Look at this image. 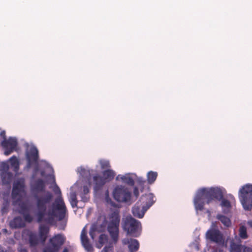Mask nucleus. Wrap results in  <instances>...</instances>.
<instances>
[{
    "instance_id": "1",
    "label": "nucleus",
    "mask_w": 252,
    "mask_h": 252,
    "mask_svg": "<svg viewBox=\"0 0 252 252\" xmlns=\"http://www.w3.org/2000/svg\"><path fill=\"white\" fill-rule=\"evenodd\" d=\"M52 195L50 192H44L37 198L36 208L34 211L38 221L45 220L49 223L56 219H63L66 212L65 204L61 197L58 198L52 207L46 211L47 203L51 199Z\"/></svg>"
},
{
    "instance_id": "2",
    "label": "nucleus",
    "mask_w": 252,
    "mask_h": 252,
    "mask_svg": "<svg viewBox=\"0 0 252 252\" xmlns=\"http://www.w3.org/2000/svg\"><path fill=\"white\" fill-rule=\"evenodd\" d=\"M77 171L80 176L82 177H86L87 179H85L84 181H78L70 188L71 191L69 195V201L72 207H74L77 205V191L80 192V195L81 196L83 201L86 202L89 199L88 193L89 192V189L88 185L90 186V179L88 177L91 175L90 171L81 166L77 168Z\"/></svg>"
},
{
    "instance_id": "3",
    "label": "nucleus",
    "mask_w": 252,
    "mask_h": 252,
    "mask_svg": "<svg viewBox=\"0 0 252 252\" xmlns=\"http://www.w3.org/2000/svg\"><path fill=\"white\" fill-rule=\"evenodd\" d=\"M224 191V189L218 187L199 189L193 200L196 211L202 210L204 204L210 203L214 198L222 199Z\"/></svg>"
},
{
    "instance_id": "4",
    "label": "nucleus",
    "mask_w": 252,
    "mask_h": 252,
    "mask_svg": "<svg viewBox=\"0 0 252 252\" xmlns=\"http://www.w3.org/2000/svg\"><path fill=\"white\" fill-rule=\"evenodd\" d=\"M24 188V180L23 179H20L15 181L13 184L12 196L15 205L19 207V211L23 215L25 220L28 222H31L32 218L29 214L30 208L27 203L22 202L26 196Z\"/></svg>"
},
{
    "instance_id": "5",
    "label": "nucleus",
    "mask_w": 252,
    "mask_h": 252,
    "mask_svg": "<svg viewBox=\"0 0 252 252\" xmlns=\"http://www.w3.org/2000/svg\"><path fill=\"white\" fill-rule=\"evenodd\" d=\"M120 217L117 212L111 214L106 220L107 230L111 237L109 245L105 246L101 252H113V248L110 245L116 244L119 240V226Z\"/></svg>"
},
{
    "instance_id": "6",
    "label": "nucleus",
    "mask_w": 252,
    "mask_h": 252,
    "mask_svg": "<svg viewBox=\"0 0 252 252\" xmlns=\"http://www.w3.org/2000/svg\"><path fill=\"white\" fill-rule=\"evenodd\" d=\"M153 194L149 193L143 195L140 202H137L132 208L133 215L137 218H142L145 212L155 202Z\"/></svg>"
},
{
    "instance_id": "7",
    "label": "nucleus",
    "mask_w": 252,
    "mask_h": 252,
    "mask_svg": "<svg viewBox=\"0 0 252 252\" xmlns=\"http://www.w3.org/2000/svg\"><path fill=\"white\" fill-rule=\"evenodd\" d=\"M122 226L127 235L137 237L141 231V224L140 221L133 219L131 216H126L123 218Z\"/></svg>"
},
{
    "instance_id": "8",
    "label": "nucleus",
    "mask_w": 252,
    "mask_h": 252,
    "mask_svg": "<svg viewBox=\"0 0 252 252\" xmlns=\"http://www.w3.org/2000/svg\"><path fill=\"white\" fill-rule=\"evenodd\" d=\"M240 201L245 210L252 208V184H247L242 186L238 191Z\"/></svg>"
},
{
    "instance_id": "9",
    "label": "nucleus",
    "mask_w": 252,
    "mask_h": 252,
    "mask_svg": "<svg viewBox=\"0 0 252 252\" xmlns=\"http://www.w3.org/2000/svg\"><path fill=\"white\" fill-rule=\"evenodd\" d=\"M112 195L117 201L126 202L130 200L131 193L127 188L122 185H116L114 187Z\"/></svg>"
},
{
    "instance_id": "10",
    "label": "nucleus",
    "mask_w": 252,
    "mask_h": 252,
    "mask_svg": "<svg viewBox=\"0 0 252 252\" xmlns=\"http://www.w3.org/2000/svg\"><path fill=\"white\" fill-rule=\"evenodd\" d=\"M26 159L28 162V167L34 166L35 171L38 170L36 164L38 159V150L33 145H29L26 150Z\"/></svg>"
},
{
    "instance_id": "11",
    "label": "nucleus",
    "mask_w": 252,
    "mask_h": 252,
    "mask_svg": "<svg viewBox=\"0 0 252 252\" xmlns=\"http://www.w3.org/2000/svg\"><path fill=\"white\" fill-rule=\"evenodd\" d=\"M115 175V172L112 169H108L103 173V177L95 176L93 177L94 184V189L96 190L99 187L104 185L106 182L112 180Z\"/></svg>"
},
{
    "instance_id": "12",
    "label": "nucleus",
    "mask_w": 252,
    "mask_h": 252,
    "mask_svg": "<svg viewBox=\"0 0 252 252\" xmlns=\"http://www.w3.org/2000/svg\"><path fill=\"white\" fill-rule=\"evenodd\" d=\"M0 135L3 137V141L1 142V146L4 149V154L6 156L10 155L16 150L17 141L15 138L10 137L8 139H5V132L4 131H1Z\"/></svg>"
},
{
    "instance_id": "13",
    "label": "nucleus",
    "mask_w": 252,
    "mask_h": 252,
    "mask_svg": "<svg viewBox=\"0 0 252 252\" xmlns=\"http://www.w3.org/2000/svg\"><path fill=\"white\" fill-rule=\"evenodd\" d=\"M64 241V237L61 235H57L50 240L49 247L44 250V252H56Z\"/></svg>"
},
{
    "instance_id": "14",
    "label": "nucleus",
    "mask_w": 252,
    "mask_h": 252,
    "mask_svg": "<svg viewBox=\"0 0 252 252\" xmlns=\"http://www.w3.org/2000/svg\"><path fill=\"white\" fill-rule=\"evenodd\" d=\"M9 166L6 162L0 163V176L4 184H9L12 179V174L9 172Z\"/></svg>"
},
{
    "instance_id": "15",
    "label": "nucleus",
    "mask_w": 252,
    "mask_h": 252,
    "mask_svg": "<svg viewBox=\"0 0 252 252\" xmlns=\"http://www.w3.org/2000/svg\"><path fill=\"white\" fill-rule=\"evenodd\" d=\"M216 223L213 222L211 228L206 232V238L211 241L220 243L222 241V236L220 232L215 229Z\"/></svg>"
},
{
    "instance_id": "16",
    "label": "nucleus",
    "mask_w": 252,
    "mask_h": 252,
    "mask_svg": "<svg viewBox=\"0 0 252 252\" xmlns=\"http://www.w3.org/2000/svg\"><path fill=\"white\" fill-rule=\"evenodd\" d=\"M137 177V175L134 173H127L124 174H119L116 180L118 182L126 184L130 186H133L134 184V180Z\"/></svg>"
},
{
    "instance_id": "17",
    "label": "nucleus",
    "mask_w": 252,
    "mask_h": 252,
    "mask_svg": "<svg viewBox=\"0 0 252 252\" xmlns=\"http://www.w3.org/2000/svg\"><path fill=\"white\" fill-rule=\"evenodd\" d=\"M229 196L230 200L226 198H222L220 202V205L224 213H229L235 202V198L232 195H229Z\"/></svg>"
},
{
    "instance_id": "18",
    "label": "nucleus",
    "mask_w": 252,
    "mask_h": 252,
    "mask_svg": "<svg viewBox=\"0 0 252 252\" xmlns=\"http://www.w3.org/2000/svg\"><path fill=\"white\" fill-rule=\"evenodd\" d=\"M124 245H127L129 252H134L137 251L139 247V243L136 239L132 238H125L122 240Z\"/></svg>"
},
{
    "instance_id": "19",
    "label": "nucleus",
    "mask_w": 252,
    "mask_h": 252,
    "mask_svg": "<svg viewBox=\"0 0 252 252\" xmlns=\"http://www.w3.org/2000/svg\"><path fill=\"white\" fill-rule=\"evenodd\" d=\"M87 230L86 226L83 229L81 234V240L84 248L88 252H92L93 251V247L90 244L89 240L86 236Z\"/></svg>"
},
{
    "instance_id": "20",
    "label": "nucleus",
    "mask_w": 252,
    "mask_h": 252,
    "mask_svg": "<svg viewBox=\"0 0 252 252\" xmlns=\"http://www.w3.org/2000/svg\"><path fill=\"white\" fill-rule=\"evenodd\" d=\"M242 251L243 252H251L252 250L249 248H245L239 244H235L234 242L231 243V252H241Z\"/></svg>"
},
{
    "instance_id": "21",
    "label": "nucleus",
    "mask_w": 252,
    "mask_h": 252,
    "mask_svg": "<svg viewBox=\"0 0 252 252\" xmlns=\"http://www.w3.org/2000/svg\"><path fill=\"white\" fill-rule=\"evenodd\" d=\"M7 163L9 162L10 167L13 169V171L17 172L19 168V161L17 158L13 156L9 158L8 161H6Z\"/></svg>"
},
{
    "instance_id": "22",
    "label": "nucleus",
    "mask_w": 252,
    "mask_h": 252,
    "mask_svg": "<svg viewBox=\"0 0 252 252\" xmlns=\"http://www.w3.org/2000/svg\"><path fill=\"white\" fill-rule=\"evenodd\" d=\"M104 229V227L103 226H100L98 224H93L92 226L90 231V234L91 238L93 239H94L96 234L98 233V232L100 231H102Z\"/></svg>"
},
{
    "instance_id": "23",
    "label": "nucleus",
    "mask_w": 252,
    "mask_h": 252,
    "mask_svg": "<svg viewBox=\"0 0 252 252\" xmlns=\"http://www.w3.org/2000/svg\"><path fill=\"white\" fill-rule=\"evenodd\" d=\"M42 166H45L46 167V171L48 172L47 176H49L51 181L53 183H55V178L53 176V169L52 167L46 161H42Z\"/></svg>"
},
{
    "instance_id": "24",
    "label": "nucleus",
    "mask_w": 252,
    "mask_h": 252,
    "mask_svg": "<svg viewBox=\"0 0 252 252\" xmlns=\"http://www.w3.org/2000/svg\"><path fill=\"white\" fill-rule=\"evenodd\" d=\"M24 221L21 218H16L10 222V226L12 228H18L24 226Z\"/></svg>"
},
{
    "instance_id": "25",
    "label": "nucleus",
    "mask_w": 252,
    "mask_h": 252,
    "mask_svg": "<svg viewBox=\"0 0 252 252\" xmlns=\"http://www.w3.org/2000/svg\"><path fill=\"white\" fill-rule=\"evenodd\" d=\"M158 173L152 171H149L147 174V180L149 184H153L156 180Z\"/></svg>"
},
{
    "instance_id": "26",
    "label": "nucleus",
    "mask_w": 252,
    "mask_h": 252,
    "mask_svg": "<svg viewBox=\"0 0 252 252\" xmlns=\"http://www.w3.org/2000/svg\"><path fill=\"white\" fill-rule=\"evenodd\" d=\"M107 241L108 237L107 235L101 234L99 236L98 241V243L96 244V247L98 249H100Z\"/></svg>"
},
{
    "instance_id": "27",
    "label": "nucleus",
    "mask_w": 252,
    "mask_h": 252,
    "mask_svg": "<svg viewBox=\"0 0 252 252\" xmlns=\"http://www.w3.org/2000/svg\"><path fill=\"white\" fill-rule=\"evenodd\" d=\"M217 218L220 220L221 222L226 226H229L231 224L229 219L224 216L219 215L217 216Z\"/></svg>"
},
{
    "instance_id": "28",
    "label": "nucleus",
    "mask_w": 252,
    "mask_h": 252,
    "mask_svg": "<svg viewBox=\"0 0 252 252\" xmlns=\"http://www.w3.org/2000/svg\"><path fill=\"white\" fill-rule=\"evenodd\" d=\"M48 232V228L45 225L40 226V234L42 239L44 241L46 238V234Z\"/></svg>"
},
{
    "instance_id": "29",
    "label": "nucleus",
    "mask_w": 252,
    "mask_h": 252,
    "mask_svg": "<svg viewBox=\"0 0 252 252\" xmlns=\"http://www.w3.org/2000/svg\"><path fill=\"white\" fill-rule=\"evenodd\" d=\"M239 236L242 239H246L248 237L247 229L245 226L242 225L239 228Z\"/></svg>"
},
{
    "instance_id": "30",
    "label": "nucleus",
    "mask_w": 252,
    "mask_h": 252,
    "mask_svg": "<svg viewBox=\"0 0 252 252\" xmlns=\"http://www.w3.org/2000/svg\"><path fill=\"white\" fill-rule=\"evenodd\" d=\"M99 164L101 166V167L102 169H106V168H109L110 167L109 161L106 160H104V159L99 160Z\"/></svg>"
},
{
    "instance_id": "31",
    "label": "nucleus",
    "mask_w": 252,
    "mask_h": 252,
    "mask_svg": "<svg viewBox=\"0 0 252 252\" xmlns=\"http://www.w3.org/2000/svg\"><path fill=\"white\" fill-rule=\"evenodd\" d=\"M135 180H136V181L140 185H143L145 183V181L142 177H138L137 176Z\"/></svg>"
},
{
    "instance_id": "32",
    "label": "nucleus",
    "mask_w": 252,
    "mask_h": 252,
    "mask_svg": "<svg viewBox=\"0 0 252 252\" xmlns=\"http://www.w3.org/2000/svg\"><path fill=\"white\" fill-rule=\"evenodd\" d=\"M43 188V183L42 181H40L39 182L38 185L36 187V190L38 191L42 190Z\"/></svg>"
},
{
    "instance_id": "33",
    "label": "nucleus",
    "mask_w": 252,
    "mask_h": 252,
    "mask_svg": "<svg viewBox=\"0 0 252 252\" xmlns=\"http://www.w3.org/2000/svg\"><path fill=\"white\" fill-rule=\"evenodd\" d=\"M105 200L108 203L111 204L112 202L110 198L109 197V192L107 190L105 193Z\"/></svg>"
},
{
    "instance_id": "34",
    "label": "nucleus",
    "mask_w": 252,
    "mask_h": 252,
    "mask_svg": "<svg viewBox=\"0 0 252 252\" xmlns=\"http://www.w3.org/2000/svg\"><path fill=\"white\" fill-rule=\"evenodd\" d=\"M63 252H73V248L70 246L65 248L63 251Z\"/></svg>"
},
{
    "instance_id": "35",
    "label": "nucleus",
    "mask_w": 252,
    "mask_h": 252,
    "mask_svg": "<svg viewBox=\"0 0 252 252\" xmlns=\"http://www.w3.org/2000/svg\"><path fill=\"white\" fill-rule=\"evenodd\" d=\"M133 194L136 197L139 195V191L137 187H135L133 189Z\"/></svg>"
},
{
    "instance_id": "36",
    "label": "nucleus",
    "mask_w": 252,
    "mask_h": 252,
    "mask_svg": "<svg viewBox=\"0 0 252 252\" xmlns=\"http://www.w3.org/2000/svg\"><path fill=\"white\" fill-rule=\"evenodd\" d=\"M55 189H54L55 192H56L57 193H58L59 194H60L61 192L60 189L59 188V187L58 186H56V185H55Z\"/></svg>"
},
{
    "instance_id": "37",
    "label": "nucleus",
    "mask_w": 252,
    "mask_h": 252,
    "mask_svg": "<svg viewBox=\"0 0 252 252\" xmlns=\"http://www.w3.org/2000/svg\"><path fill=\"white\" fill-rule=\"evenodd\" d=\"M248 224L250 226L252 227V221H249L248 222Z\"/></svg>"
},
{
    "instance_id": "38",
    "label": "nucleus",
    "mask_w": 252,
    "mask_h": 252,
    "mask_svg": "<svg viewBox=\"0 0 252 252\" xmlns=\"http://www.w3.org/2000/svg\"><path fill=\"white\" fill-rule=\"evenodd\" d=\"M41 174L42 176H46L45 172H41Z\"/></svg>"
},
{
    "instance_id": "39",
    "label": "nucleus",
    "mask_w": 252,
    "mask_h": 252,
    "mask_svg": "<svg viewBox=\"0 0 252 252\" xmlns=\"http://www.w3.org/2000/svg\"><path fill=\"white\" fill-rule=\"evenodd\" d=\"M21 252H27V251L25 250H23Z\"/></svg>"
}]
</instances>
